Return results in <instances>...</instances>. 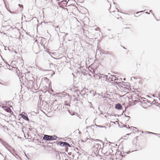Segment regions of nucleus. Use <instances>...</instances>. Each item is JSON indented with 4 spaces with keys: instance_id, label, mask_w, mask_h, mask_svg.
I'll use <instances>...</instances> for the list:
<instances>
[{
    "instance_id": "1",
    "label": "nucleus",
    "mask_w": 160,
    "mask_h": 160,
    "mask_svg": "<svg viewBox=\"0 0 160 160\" xmlns=\"http://www.w3.org/2000/svg\"><path fill=\"white\" fill-rule=\"evenodd\" d=\"M95 142L94 143L93 148L94 150L96 152L100 150L101 149V145L100 143L97 142L98 141H100V140L98 139H96V141H95Z\"/></svg>"
},
{
    "instance_id": "2",
    "label": "nucleus",
    "mask_w": 160,
    "mask_h": 160,
    "mask_svg": "<svg viewBox=\"0 0 160 160\" xmlns=\"http://www.w3.org/2000/svg\"><path fill=\"white\" fill-rule=\"evenodd\" d=\"M58 144L61 146H68L70 147L69 144L68 143L66 142H58Z\"/></svg>"
},
{
    "instance_id": "3",
    "label": "nucleus",
    "mask_w": 160,
    "mask_h": 160,
    "mask_svg": "<svg viewBox=\"0 0 160 160\" xmlns=\"http://www.w3.org/2000/svg\"><path fill=\"white\" fill-rule=\"evenodd\" d=\"M43 139L47 141L51 140V136L45 135L43 137Z\"/></svg>"
},
{
    "instance_id": "4",
    "label": "nucleus",
    "mask_w": 160,
    "mask_h": 160,
    "mask_svg": "<svg viewBox=\"0 0 160 160\" xmlns=\"http://www.w3.org/2000/svg\"><path fill=\"white\" fill-rule=\"evenodd\" d=\"M115 108L116 109H118L119 110H121L122 108V106L120 104H118L116 105Z\"/></svg>"
},
{
    "instance_id": "5",
    "label": "nucleus",
    "mask_w": 160,
    "mask_h": 160,
    "mask_svg": "<svg viewBox=\"0 0 160 160\" xmlns=\"http://www.w3.org/2000/svg\"><path fill=\"white\" fill-rule=\"evenodd\" d=\"M21 116H22V118L23 119H24L25 120H28V121L29 120V119H28V117L27 116L23 115V113H22L21 114Z\"/></svg>"
},
{
    "instance_id": "6",
    "label": "nucleus",
    "mask_w": 160,
    "mask_h": 160,
    "mask_svg": "<svg viewBox=\"0 0 160 160\" xmlns=\"http://www.w3.org/2000/svg\"><path fill=\"white\" fill-rule=\"evenodd\" d=\"M51 140H56L57 139V136L53 135V136H51Z\"/></svg>"
},
{
    "instance_id": "7",
    "label": "nucleus",
    "mask_w": 160,
    "mask_h": 160,
    "mask_svg": "<svg viewBox=\"0 0 160 160\" xmlns=\"http://www.w3.org/2000/svg\"><path fill=\"white\" fill-rule=\"evenodd\" d=\"M5 110L8 112H9L11 111V109L8 107L6 108Z\"/></svg>"
},
{
    "instance_id": "8",
    "label": "nucleus",
    "mask_w": 160,
    "mask_h": 160,
    "mask_svg": "<svg viewBox=\"0 0 160 160\" xmlns=\"http://www.w3.org/2000/svg\"><path fill=\"white\" fill-rule=\"evenodd\" d=\"M147 133H152V134H156L155 133H153V132H148Z\"/></svg>"
},
{
    "instance_id": "9",
    "label": "nucleus",
    "mask_w": 160,
    "mask_h": 160,
    "mask_svg": "<svg viewBox=\"0 0 160 160\" xmlns=\"http://www.w3.org/2000/svg\"><path fill=\"white\" fill-rule=\"evenodd\" d=\"M18 5L19 6V7H22V8H23V5H21L20 4H19Z\"/></svg>"
},
{
    "instance_id": "10",
    "label": "nucleus",
    "mask_w": 160,
    "mask_h": 160,
    "mask_svg": "<svg viewBox=\"0 0 160 160\" xmlns=\"http://www.w3.org/2000/svg\"><path fill=\"white\" fill-rule=\"evenodd\" d=\"M63 1H65V2H66V0H64L62 2H63Z\"/></svg>"
},
{
    "instance_id": "11",
    "label": "nucleus",
    "mask_w": 160,
    "mask_h": 160,
    "mask_svg": "<svg viewBox=\"0 0 160 160\" xmlns=\"http://www.w3.org/2000/svg\"><path fill=\"white\" fill-rule=\"evenodd\" d=\"M152 12V10H150V12Z\"/></svg>"
},
{
    "instance_id": "12",
    "label": "nucleus",
    "mask_w": 160,
    "mask_h": 160,
    "mask_svg": "<svg viewBox=\"0 0 160 160\" xmlns=\"http://www.w3.org/2000/svg\"><path fill=\"white\" fill-rule=\"evenodd\" d=\"M146 13H148V12H146Z\"/></svg>"
},
{
    "instance_id": "13",
    "label": "nucleus",
    "mask_w": 160,
    "mask_h": 160,
    "mask_svg": "<svg viewBox=\"0 0 160 160\" xmlns=\"http://www.w3.org/2000/svg\"><path fill=\"white\" fill-rule=\"evenodd\" d=\"M15 53H17V52H15Z\"/></svg>"
},
{
    "instance_id": "14",
    "label": "nucleus",
    "mask_w": 160,
    "mask_h": 160,
    "mask_svg": "<svg viewBox=\"0 0 160 160\" xmlns=\"http://www.w3.org/2000/svg\"><path fill=\"white\" fill-rule=\"evenodd\" d=\"M2 141V140H1V139H0V141Z\"/></svg>"
},
{
    "instance_id": "15",
    "label": "nucleus",
    "mask_w": 160,
    "mask_h": 160,
    "mask_svg": "<svg viewBox=\"0 0 160 160\" xmlns=\"http://www.w3.org/2000/svg\"><path fill=\"white\" fill-rule=\"evenodd\" d=\"M104 148H103V149H102V150H104Z\"/></svg>"
},
{
    "instance_id": "16",
    "label": "nucleus",
    "mask_w": 160,
    "mask_h": 160,
    "mask_svg": "<svg viewBox=\"0 0 160 160\" xmlns=\"http://www.w3.org/2000/svg\"><path fill=\"white\" fill-rule=\"evenodd\" d=\"M133 128H135V129H136V128H134V127H133Z\"/></svg>"
},
{
    "instance_id": "17",
    "label": "nucleus",
    "mask_w": 160,
    "mask_h": 160,
    "mask_svg": "<svg viewBox=\"0 0 160 160\" xmlns=\"http://www.w3.org/2000/svg\"><path fill=\"white\" fill-rule=\"evenodd\" d=\"M58 28V26L56 28Z\"/></svg>"
},
{
    "instance_id": "18",
    "label": "nucleus",
    "mask_w": 160,
    "mask_h": 160,
    "mask_svg": "<svg viewBox=\"0 0 160 160\" xmlns=\"http://www.w3.org/2000/svg\"><path fill=\"white\" fill-rule=\"evenodd\" d=\"M129 134H127V135H129Z\"/></svg>"
},
{
    "instance_id": "19",
    "label": "nucleus",
    "mask_w": 160,
    "mask_h": 160,
    "mask_svg": "<svg viewBox=\"0 0 160 160\" xmlns=\"http://www.w3.org/2000/svg\"><path fill=\"white\" fill-rule=\"evenodd\" d=\"M91 140H93V139H91Z\"/></svg>"
},
{
    "instance_id": "20",
    "label": "nucleus",
    "mask_w": 160,
    "mask_h": 160,
    "mask_svg": "<svg viewBox=\"0 0 160 160\" xmlns=\"http://www.w3.org/2000/svg\"><path fill=\"white\" fill-rule=\"evenodd\" d=\"M112 122L113 123H114V122Z\"/></svg>"
}]
</instances>
